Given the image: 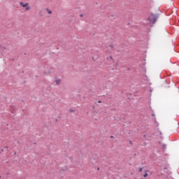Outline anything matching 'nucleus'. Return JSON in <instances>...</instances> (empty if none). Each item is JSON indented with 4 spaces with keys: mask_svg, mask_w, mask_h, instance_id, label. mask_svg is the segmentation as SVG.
I'll return each instance as SVG.
<instances>
[{
    "mask_svg": "<svg viewBox=\"0 0 179 179\" xmlns=\"http://www.w3.org/2000/svg\"><path fill=\"white\" fill-rule=\"evenodd\" d=\"M148 20L149 21L150 27H152V24H154V23L157 22V17L153 14H151Z\"/></svg>",
    "mask_w": 179,
    "mask_h": 179,
    "instance_id": "1",
    "label": "nucleus"
},
{
    "mask_svg": "<svg viewBox=\"0 0 179 179\" xmlns=\"http://www.w3.org/2000/svg\"><path fill=\"white\" fill-rule=\"evenodd\" d=\"M20 6H22V8H25L26 10H30V6H29L28 3H23V2H20Z\"/></svg>",
    "mask_w": 179,
    "mask_h": 179,
    "instance_id": "2",
    "label": "nucleus"
},
{
    "mask_svg": "<svg viewBox=\"0 0 179 179\" xmlns=\"http://www.w3.org/2000/svg\"><path fill=\"white\" fill-rule=\"evenodd\" d=\"M45 10L48 12V13L49 15H51V13H52V11H51V10L48 9V8H46Z\"/></svg>",
    "mask_w": 179,
    "mask_h": 179,
    "instance_id": "3",
    "label": "nucleus"
},
{
    "mask_svg": "<svg viewBox=\"0 0 179 179\" xmlns=\"http://www.w3.org/2000/svg\"><path fill=\"white\" fill-rule=\"evenodd\" d=\"M56 85H60L61 84V80L58 79L55 80Z\"/></svg>",
    "mask_w": 179,
    "mask_h": 179,
    "instance_id": "4",
    "label": "nucleus"
},
{
    "mask_svg": "<svg viewBox=\"0 0 179 179\" xmlns=\"http://www.w3.org/2000/svg\"><path fill=\"white\" fill-rule=\"evenodd\" d=\"M148 173H149V171H145V174L143 175V177H144L145 178H146V177H148Z\"/></svg>",
    "mask_w": 179,
    "mask_h": 179,
    "instance_id": "5",
    "label": "nucleus"
},
{
    "mask_svg": "<svg viewBox=\"0 0 179 179\" xmlns=\"http://www.w3.org/2000/svg\"><path fill=\"white\" fill-rule=\"evenodd\" d=\"M108 47H110V48H114V44L110 43L108 45Z\"/></svg>",
    "mask_w": 179,
    "mask_h": 179,
    "instance_id": "6",
    "label": "nucleus"
},
{
    "mask_svg": "<svg viewBox=\"0 0 179 179\" xmlns=\"http://www.w3.org/2000/svg\"><path fill=\"white\" fill-rule=\"evenodd\" d=\"M139 171H142V168H140V169H139Z\"/></svg>",
    "mask_w": 179,
    "mask_h": 179,
    "instance_id": "7",
    "label": "nucleus"
},
{
    "mask_svg": "<svg viewBox=\"0 0 179 179\" xmlns=\"http://www.w3.org/2000/svg\"><path fill=\"white\" fill-rule=\"evenodd\" d=\"M129 143H130L131 145H132V141H129Z\"/></svg>",
    "mask_w": 179,
    "mask_h": 179,
    "instance_id": "8",
    "label": "nucleus"
},
{
    "mask_svg": "<svg viewBox=\"0 0 179 179\" xmlns=\"http://www.w3.org/2000/svg\"><path fill=\"white\" fill-rule=\"evenodd\" d=\"M99 103H101V101H99Z\"/></svg>",
    "mask_w": 179,
    "mask_h": 179,
    "instance_id": "9",
    "label": "nucleus"
},
{
    "mask_svg": "<svg viewBox=\"0 0 179 179\" xmlns=\"http://www.w3.org/2000/svg\"><path fill=\"white\" fill-rule=\"evenodd\" d=\"M0 178H1V176H0Z\"/></svg>",
    "mask_w": 179,
    "mask_h": 179,
    "instance_id": "10",
    "label": "nucleus"
}]
</instances>
